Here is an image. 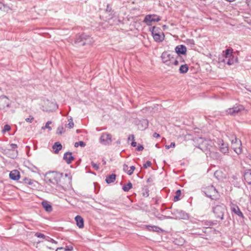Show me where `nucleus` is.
<instances>
[{"mask_svg":"<svg viewBox=\"0 0 251 251\" xmlns=\"http://www.w3.org/2000/svg\"><path fill=\"white\" fill-rule=\"evenodd\" d=\"M200 144L199 148L203 151H207L206 154L213 159H218L220 158V154L218 152L213 151L212 142L203 139L201 138L199 139Z\"/></svg>","mask_w":251,"mask_h":251,"instance_id":"f257e3e1","label":"nucleus"},{"mask_svg":"<svg viewBox=\"0 0 251 251\" xmlns=\"http://www.w3.org/2000/svg\"><path fill=\"white\" fill-rule=\"evenodd\" d=\"M93 42L94 40L92 37L84 33L76 35L74 40L75 44L78 46L91 45Z\"/></svg>","mask_w":251,"mask_h":251,"instance_id":"f03ea898","label":"nucleus"},{"mask_svg":"<svg viewBox=\"0 0 251 251\" xmlns=\"http://www.w3.org/2000/svg\"><path fill=\"white\" fill-rule=\"evenodd\" d=\"M223 56L224 58L221 61L228 65H232L235 62H237V58L235 57L233 54L232 49H228L224 50L223 51Z\"/></svg>","mask_w":251,"mask_h":251,"instance_id":"7ed1b4c3","label":"nucleus"},{"mask_svg":"<svg viewBox=\"0 0 251 251\" xmlns=\"http://www.w3.org/2000/svg\"><path fill=\"white\" fill-rule=\"evenodd\" d=\"M226 210V206L224 204H217L213 207V211L216 218L221 220H223Z\"/></svg>","mask_w":251,"mask_h":251,"instance_id":"20e7f679","label":"nucleus"},{"mask_svg":"<svg viewBox=\"0 0 251 251\" xmlns=\"http://www.w3.org/2000/svg\"><path fill=\"white\" fill-rule=\"evenodd\" d=\"M17 148V145L15 144H11L7 149L4 150L5 153L9 157L14 158L18 155V151L15 149Z\"/></svg>","mask_w":251,"mask_h":251,"instance_id":"39448f33","label":"nucleus"},{"mask_svg":"<svg viewBox=\"0 0 251 251\" xmlns=\"http://www.w3.org/2000/svg\"><path fill=\"white\" fill-rule=\"evenodd\" d=\"M172 214L176 217V219L187 220L189 219V215L185 211L178 209H174L172 211Z\"/></svg>","mask_w":251,"mask_h":251,"instance_id":"423d86ee","label":"nucleus"},{"mask_svg":"<svg viewBox=\"0 0 251 251\" xmlns=\"http://www.w3.org/2000/svg\"><path fill=\"white\" fill-rule=\"evenodd\" d=\"M159 29L158 28L155 26L151 27L150 28V31L151 32L152 35L153 37L154 40L157 42H162L164 40V35L161 36L158 30ZM162 34L163 33L162 32Z\"/></svg>","mask_w":251,"mask_h":251,"instance_id":"0eeeda50","label":"nucleus"},{"mask_svg":"<svg viewBox=\"0 0 251 251\" xmlns=\"http://www.w3.org/2000/svg\"><path fill=\"white\" fill-rule=\"evenodd\" d=\"M161 58L164 63L170 66L172 65V60L174 57L169 51L163 52L161 55Z\"/></svg>","mask_w":251,"mask_h":251,"instance_id":"6e6552de","label":"nucleus"},{"mask_svg":"<svg viewBox=\"0 0 251 251\" xmlns=\"http://www.w3.org/2000/svg\"><path fill=\"white\" fill-rule=\"evenodd\" d=\"M160 20V18L156 15H147L144 18V22L148 25H150L152 22H157Z\"/></svg>","mask_w":251,"mask_h":251,"instance_id":"1a4fd4ad","label":"nucleus"},{"mask_svg":"<svg viewBox=\"0 0 251 251\" xmlns=\"http://www.w3.org/2000/svg\"><path fill=\"white\" fill-rule=\"evenodd\" d=\"M112 136L110 134L103 133L100 137V143L104 145H109L111 141Z\"/></svg>","mask_w":251,"mask_h":251,"instance_id":"9d476101","label":"nucleus"},{"mask_svg":"<svg viewBox=\"0 0 251 251\" xmlns=\"http://www.w3.org/2000/svg\"><path fill=\"white\" fill-rule=\"evenodd\" d=\"M62 174L56 172H52L50 174L49 181L52 184H57L60 181Z\"/></svg>","mask_w":251,"mask_h":251,"instance_id":"9b49d317","label":"nucleus"},{"mask_svg":"<svg viewBox=\"0 0 251 251\" xmlns=\"http://www.w3.org/2000/svg\"><path fill=\"white\" fill-rule=\"evenodd\" d=\"M203 191L206 196L209 198H212V196H214L217 193L216 189L212 185L209 186L205 188Z\"/></svg>","mask_w":251,"mask_h":251,"instance_id":"f8f14e48","label":"nucleus"},{"mask_svg":"<svg viewBox=\"0 0 251 251\" xmlns=\"http://www.w3.org/2000/svg\"><path fill=\"white\" fill-rule=\"evenodd\" d=\"M243 109V106L242 105H237L232 108H228L226 110V112L230 115L235 116Z\"/></svg>","mask_w":251,"mask_h":251,"instance_id":"ddd939ff","label":"nucleus"},{"mask_svg":"<svg viewBox=\"0 0 251 251\" xmlns=\"http://www.w3.org/2000/svg\"><path fill=\"white\" fill-rule=\"evenodd\" d=\"M9 106V101L5 96L0 97V109H4Z\"/></svg>","mask_w":251,"mask_h":251,"instance_id":"4468645a","label":"nucleus"},{"mask_svg":"<svg viewBox=\"0 0 251 251\" xmlns=\"http://www.w3.org/2000/svg\"><path fill=\"white\" fill-rule=\"evenodd\" d=\"M219 145L220 151L224 154L228 152V147L227 144L224 143L223 140L219 141Z\"/></svg>","mask_w":251,"mask_h":251,"instance_id":"2eb2a0df","label":"nucleus"},{"mask_svg":"<svg viewBox=\"0 0 251 251\" xmlns=\"http://www.w3.org/2000/svg\"><path fill=\"white\" fill-rule=\"evenodd\" d=\"M187 49L184 45H180L177 46L175 48V51L178 54H185L186 53Z\"/></svg>","mask_w":251,"mask_h":251,"instance_id":"dca6fc26","label":"nucleus"},{"mask_svg":"<svg viewBox=\"0 0 251 251\" xmlns=\"http://www.w3.org/2000/svg\"><path fill=\"white\" fill-rule=\"evenodd\" d=\"M63 159L66 161L67 164H70L74 159L71 152H66L63 156Z\"/></svg>","mask_w":251,"mask_h":251,"instance_id":"f3484780","label":"nucleus"},{"mask_svg":"<svg viewBox=\"0 0 251 251\" xmlns=\"http://www.w3.org/2000/svg\"><path fill=\"white\" fill-rule=\"evenodd\" d=\"M9 177L14 180H17L20 178V173L18 171L14 170L9 174Z\"/></svg>","mask_w":251,"mask_h":251,"instance_id":"a211bd4d","label":"nucleus"},{"mask_svg":"<svg viewBox=\"0 0 251 251\" xmlns=\"http://www.w3.org/2000/svg\"><path fill=\"white\" fill-rule=\"evenodd\" d=\"M75 221L76 222V225L79 228H82L84 226V220L80 216L77 215L75 217Z\"/></svg>","mask_w":251,"mask_h":251,"instance_id":"6ab92c4d","label":"nucleus"},{"mask_svg":"<svg viewBox=\"0 0 251 251\" xmlns=\"http://www.w3.org/2000/svg\"><path fill=\"white\" fill-rule=\"evenodd\" d=\"M41 204L46 211L51 212L52 210V206L48 201H44L42 202Z\"/></svg>","mask_w":251,"mask_h":251,"instance_id":"aec40b11","label":"nucleus"},{"mask_svg":"<svg viewBox=\"0 0 251 251\" xmlns=\"http://www.w3.org/2000/svg\"><path fill=\"white\" fill-rule=\"evenodd\" d=\"M244 179L245 181L249 184H251V171L249 170L244 174Z\"/></svg>","mask_w":251,"mask_h":251,"instance_id":"412c9836","label":"nucleus"},{"mask_svg":"<svg viewBox=\"0 0 251 251\" xmlns=\"http://www.w3.org/2000/svg\"><path fill=\"white\" fill-rule=\"evenodd\" d=\"M62 145L58 142H55L52 146V149L54 150L55 153H57L62 149Z\"/></svg>","mask_w":251,"mask_h":251,"instance_id":"4be33fe9","label":"nucleus"},{"mask_svg":"<svg viewBox=\"0 0 251 251\" xmlns=\"http://www.w3.org/2000/svg\"><path fill=\"white\" fill-rule=\"evenodd\" d=\"M231 146L232 148L237 154H240L242 152V146H240L239 145L237 144H233Z\"/></svg>","mask_w":251,"mask_h":251,"instance_id":"5701e85b","label":"nucleus"},{"mask_svg":"<svg viewBox=\"0 0 251 251\" xmlns=\"http://www.w3.org/2000/svg\"><path fill=\"white\" fill-rule=\"evenodd\" d=\"M231 210L233 212H234L235 214L237 215L239 217H243V214L242 212L240 211L239 208L237 206H233L231 207Z\"/></svg>","mask_w":251,"mask_h":251,"instance_id":"b1692460","label":"nucleus"},{"mask_svg":"<svg viewBox=\"0 0 251 251\" xmlns=\"http://www.w3.org/2000/svg\"><path fill=\"white\" fill-rule=\"evenodd\" d=\"M116 176L115 174H112L106 177L105 179L106 182L108 184L113 182L116 179Z\"/></svg>","mask_w":251,"mask_h":251,"instance_id":"393cba45","label":"nucleus"},{"mask_svg":"<svg viewBox=\"0 0 251 251\" xmlns=\"http://www.w3.org/2000/svg\"><path fill=\"white\" fill-rule=\"evenodd\" d=\"M0 10L4 12H8L11 8L8 5L0 2Z\"/></svg>","mask_w":251,"mask_h":251,"instance_id":"a878e982","label":"nucleus"},{"mask_svg":"<svg viewBox=\"0 0 251 251\" xmlns=\"http://www.w3.org/2000/svg\"><path fill=\"white\" fill-rule=\"evenodd\" d=\"M179 71V72L181 74L186 73L188 71V66L186 64L182 65L180 66Z\"/></svg>","mask_w":251,"mask_h":251,"instance_id":"bb28decb","label":"nucleus"},{"mask_svg":"<svg viewBox=\"0 0 251 251\" xmlns=\"http://www.w3.org/2000/svg\"><path fill=\"white\" fill-rule=\"evenodd\" d=\"M132 187V184L130 182L123 186V190L125 192H128Z\"/></svg>","mask_w":251,"mask_h":251,"instance_id":"cd10ccee","label":"nucleus"},{"mask_svg":"<svg viewBox=\"0 0 251 251\" xmlns=\"http://www.w3.org/2000/svg\"><path fill=\"white\" fill-rule=\"evenodd\" d=\"M181 194V191L180 190H177L176 192V196L174 198V201H177L180 200L179 197Z\"/></svg>","mask_w":251,"mask_h":251,"instance_id":"c85d7f7f","label":"nucleus"},{"mask_svg":"<svg viewBox=\"0 0 251 251\" xmlns=\"http://www.w3.org/2000/svg\"><path fill=\"white\" fill-rule=\"evenodd\" d=\"M231 144H237L239 145L240 146H242V143L240 140L235 137L234 139L231 140Z\"/></svg>","mask_w":251,"mask_h":251,"instance_id":"c756f323","label":"nucleus"},{"mask_svg":"<svg viewBox=\"0 0 251 251\" xmlns=\"http://www.w3.org/2000/svg\"><path fill=\"white\" fill-rule=\"evenodd\" d=\"M85 145L86 144L83 141H79L75 143V147L76 148L78 147L79 146L81 147H84Z\"/></svg>","mask_w":251,"mask_h":251,"instance_id":"7c9ffc66","label":"nucleus"},{"mask_svg":"<svg viewBox=\"0 0 251 251\" xmlns=\"http://www.w3.org/2000/svg\"><path fill=\"white\" fill-rule=\"evenodd\" d=\"M69 123L68 124L66 125V126L68 127L69 128H72L74 127V124L72 118H71L68 120Z\"/></svg>","mask_w":251,"mask_h":251,"instance_id":"2f4dec72","label":"nucleus"},{"mask_svg":"<svg viewBox=\"0 0 251 251\" xmlns=\"http://www.w3.org/2000/svg\"><path fill=\"white\" fill-rule=\"evenodd\" d=\"M35 236L38 238H43V239H45L46 240H48V236H46L44 234H43L41 233H36Z\"/></svg>","mask_w":251,"mask_h":251,"instance_id":"473e14b6","label":"nucleus"},{"mask_svg":"<svg viewBox=\"0 0 251 251\" xmlns=\"http://www.w3.org/2000/svg\"><path fill=\"white\" fill-rule=\"evenodd\" d=\"M149 229L156 232H159L161 230L159 227L156 226H149Z\"/></svg>","mask_w":251,"mask_h":251,"instance_id":"72a5a7b5","label":"nucleus"},{"mask_svg":"<svg viewBox=\"0 0 251 251\" xmlns=\"http://www.w3.org/2000/svg\"><path fill=\"white\" fill-rule=\"evenodd\" d=\"M64 132V128L62 126H59L57 129V133L61 135Z\"/></svg>","mask_w":251,"mask_h":251,"instance_id":"f704fd0d","label":"nucleus"},{"mask_svg":"<svg viewBox=\"0 0 251 251\" xmlns=\"http://www.w3.org/2000/svg\"><path fill=\"white\" fill-rule=\"evenodd\" d=\"M135 169V167L134 166H131L130 167V169L128 170V171H127V174L128 175H131L133 174Z\"/></svg>","mask_w":251,"mask_h":251,"instance_id":"c9c22d12","label":"nucleus"},{"mask_svg":"<svg viewBox=\"0 0 251 251\" xmlns=\"http://www.w3.org/2000/svg\"><path fill=\"white\" fill-rule=\"evenodd\" d=\"M202 224L205 226H211L213 225V223L211 221H204L202 222Z\"/></svg>","mask_w":251,"mask_h":251,"instance_id":"e433bc0d","label":"nucleus"},{"mask_svg":"<svg viewBox=\"0 0 251 251\" xmlns=\"http://www.w3.org/2000/svg\"><path fill=\"white\" fill-rule=\"evenodd\" d=\"M10 129H11V127H10V126H9L8 125H5L4 126V128L2 130V132H5L6 131H8L9 130H10Z\"/></svg>","mask_w":251,"mask_h":251,"instance_id":"4c0bfd02","label":"nucleus"},{"mask_svg":"<svg viewBox=\"0 0 251 251\" xmlns=\"http://www.w3.org/2000/svg\"><path fill=\"white\" fill-rule=\"evenodd\" d=\"M51 124V122L50 121L47 122V123L46 124L44 128H48V129H49V130H51V127L50 126V125Z\"/></svg>","mask_w":251,"mask_h":251,"instance_id":"58836bf2","label":"nucleus"},{"mask_svg":"<svg viewBox=\"0 0 251 251\" xmlns=\"http://www.w3.org/2000/svg\"><path fill=\"white\" fill-rule=\"evenodd\" d=\"M176 144L175 142H172L170 145H166L165 148L166 149H169L171 148H175Z\"/></svg>","mask_w":251,"mask_h":251,"instance_id":"ea45409f","label":"nucleus"},{"mask_svg":"<svg viewBox=\"0 0 251 251\" xmlns=\"http://www.w3.org/2000/svg\"><path fill=\"white\" fill-rule=\"evenodd\" d=\"M33 120H34V118L31 116H30L29 117L26 118L25 119V121L26 122L31 123L33 122Z\"/></svg>","mask_w":251,"mask_h":251,"instance_id":"a19ab883","label":"nucleus"},{"mask_svg":"<svg viewBox=\"0 0 251 251\" xmlns=\"http://www.w3.org/2000/svg\"><path fill=\"white\" fill-rule=\"evenodd\" d=\"M151 165V161H147L143 165L144 167L145 168H147L148 167H150Z\"/></svg>","mask_w":251,"mask_h":251,"instance_id":"79ce46f5","label":"nucleus"},{"mask_svg":"<svg viewBox=\"0 0 251 251\" xmlns=\"http://www.w3.org/2000/svg\"><path fill=\"white\" fill-rule=\"evenodd\" d=\"M91 165L93 166V167L95 169V170H98L99 169V167L98 165H97V164L92 162Z\"/></svg>","mask_w":251,"mask_h":251,"instance_id":"37998d69","label":"nucleus"},{"mask_svg":"<svg viewBox=\"0 0 251 251\" xmlns=\"http://www.w3.org/2000/svg\"><path fill=\"white\" fill-rule=\"evenodd\" d=\"M188 42L190 47H191V48L194 47L195 44H194V41L193 40H189L188 41Z\"/></svg>","mask_w":251,"mask_h":251,"instance_id":"c03bdc74","label":"nucleus"},{"mask_svg":"<svg viewBox=\"0 0 251 251\" xmlns=\"http://www.w3.org/2000/svg\"><path fill=\"white\" fill-rule=\"evenodd\" d=\"M128 167L127 165L124 164L123 166V170L127 173V171H128Z\"/></svg>","mask_w":251,"mask_h":251,"instance_id":"a18cd8bd","label":"nucleus"},{"mask_svg":"<svg viewBox=\"0 0 251 251\" xmlns=\"http://www.w3.org/2000/svg\"><path fill=\"white\" fill-rule=\"evenodd\" d=\"M143 149H144V147L141 145L138 146V147L136 149L137 151H142V150H143Z\"/></svg>","mask_w":251,"mask_h":251,"instance_id":"49530a36","label":"nucleus"},{"mask_svg":"<svg viewBox=\"0 0 251 251\" xmlns=\"http://www.w3.org/2000/svg\"><path fill=\"white\" fill-rule=\"evenodd\" d=\"M174 64L176 66L178 64V61L177 60H174V59L172 60V65Z\"/></svg>","mask_w":251,"mask_h":251,"instance_id":"de8ad7c7","label":"nucleus"},{"mask_svg":"<svg viewBox=\"0 0 251 251\" xmlns=\"http://www.w3.org/2000/svg\"><path fill=\"white\" fill-rule=\"evenodd\" d=\"M55 251H69L68 250H66L64 248L60 247V248H58L55 250Z\"/></svg>","mask_w":251,"mask_h":251,"instance_id":"09e8293b","label":"nucleus"},{"mask_svg":"<svg viewBox=\"0 0 251 251\" xmlns=\"http://www.w3.org/2000/svg\"><path fill=\"white\" fill-rule=\"evenodd\" d=\"M142 124L145 126L144 128H146L148 126V122L147 121L144 120L142 122Z\"/></svg>","mask_w":251,"mask_h":251,"instance_id":"8fccbe9b","label":"nucleus"},{"mask_svg":"<svg viewBox=\"0 0 251 251\" xmlns=\"http://www.w3.org/2000/svg\"><path fill=\"white\" fill-rule=\"evenodd\" d=\"M48 240H47V241H50V242H52L53 243H54V244H56L57 243V242L55 241H54L53 239L50 238L49 237H48Z\"/></svg>","mask_w":251,"mask_h":251,"instance_id":"3c124183","label":"nucleus"},{"mask_svg":"<svg viewBox=\"0 0 251 251\" xmlns=\"http://www.w3.org/2000/svg\"><path fill=\"white\" fill-rule=\"evenodd\" d=\"M143 196L146 197H147L149 196V190L148 189H146V192L145 193H143Z\"/></svg>","mask_w":251,"mask_h":251,"instance_id":"603ef678","label":"nucleus"},{"mask_svg":"<svg viewBox=\"0 0 251 251\" xmlns=\"http://www.w3.org/2000/svg\"><path fill=\"white\" fill-rule=\"evenodd\" d=\"M66 250H69V251H72L73 250V247L70 246H66L65 248H64Z\"/></svg>","mask_w":251,"mask_h":251,"instance_id":"864d4df0","label":"nucleus"},{"mask_svg":"<svg viewBox=\"0 0 251 251\" xmlns=\"http://www.w3.org/2000/svg\"><path fill=\"white\" fill-rule=\"evenodd\" d=\"M25 183H27L29 185H31L32 184V182H31V180L30 179H27V178H25Z\"/></svg>","mask_w":251,"mask_h":251,"instance_id":"5fc2aeb1","label":"nucleus"},{"mask_svg":"<svg viewBox=\"0 0 251 251\" xmlns=\"http://www.w3.org/2000/svg\"><path fill=\"white\" fill-rule=\"evenodd\" d=\"M160 136L159 134L156 133V132H154L153 134V137H155V138H158Z\"/></svg>","mask_w":251,"mask_h":251,"instance_id":"6e6d98bb","label":"nucleus"},{"mask_svg":"<svg viewBox=\"0 0 251 251\" xmlns=\"http://www.w3.org/2000/svg\"><path fill=\"white\" fill-rule=\"evenodd\" d=\"M134 138V135L132 134V135H129V136L128 138V139L129 140H133Z\"/></svg>","mask_w":251,"mask_h":251,"instance_id":"4d7b16f0","label":"nucleus"},{"mask_svg":"<svg viewBox=\"0 0 251 251\" xmlns=\"http://www.w3.org/2000/svg\"><path fill=\"white\" fill-rule=\"evenodd\" d=\"M137 145V143L135 141H132V143H131V146L133 147H135Z\"/></svg>","mask_w":251,"mask_h":251,"instance_id":"13d9d810","label":"nucleus"},{"mask_svg":"<svg viewBox=\"0 0 251 251\" xmlns=\"http://www.w3.org/2000/svg\"><path fill=\"white\" fill-rule=\"evenodd\" d=\"M111 10V8L109 7V5H107L106 8V11L110 12Z\"/></svg>","mask_w":251,"mask_h":251,"instance_id":"bf43d9fd","label":"nucleus"},{"mask_svg":"<svg viewBox=\"0 0 251 251\" xmlns=\"http://www.w3.org/2000/svg\"><path fill=\"white\" fill-rule=\"evenodd\" d=\"M247 90L250 92H251V87H249L248 88H247Z\"/></svg>","mask_w":251,"mask_h":251,"instance_id":"052dcab7","label":"nucleus"},{"mask_svg":"<svg viewBox=\"0 0 251 251\" xmlns=\"http://www.w3.org/2000/svg\"><path fill=\"white\" fill-rule=\"evenodd\" d=\"M116 143L118 144H120V141L119 140H118L117 142H116Z\"/></svg>","mask_w":251,"mask_h":251,"instance_id":"680f3d73","label":"nucleus"},{"mask_svg":"<svg viewBox=\"0 0 251 251\" xmlns=\"http://www.w3.org/2000/svg\"><path fill=\"white\" fill-rule=\"evenodd\" d=\"M103 164H105L106 162L105 161H104V160H103Z\"/></svg>","mask_w":251,"mask_h":251,"instance_id":"e2e57ef3","label":"nucleus"},{"mask_svg":"<svg viewBox=\"0 0 251 251\" xmlns=\"http://www.w3.org/2000/svg\"><path fill=\"white\" fill-rule=\"evenodd\" d=\"M147 181H148V182H149V181H150V179H148Z\"/></svg>","mask_w":251,"mask_h":251,"instance_id":"0e129e2a","label":"nucleus"}]
</instances>
